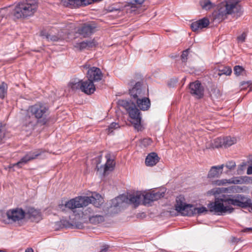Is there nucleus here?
Here are the masks:
<instances>
[{
	"instance_id": "obj_1",
	"label": "nucleus",
	"mask_w": 252,
	"mask_h": 252,
	"mask_svg": "<svg viewBox=\"0 0 252 252\" xmlns=\"http://www.w3.org/2000/svg\"><path fill=\"white\" fill-rule=\"evenodd\" d=\"M252 205V202L250 198L244 195L237 194L216 198L215 201L210 202L207 207L210 212L222 215L226 213L233 212L234 209L231 205L246 208Z\"/></svg>"
},
{
	"instance_id": "obj_2",
	"label": "nucleus",
	"mask_w": 252,
	"mask_h": 252,
	"mask_svg": "<svg viewBox=\"0 0 252 252\" xmlns=\"http://www.w3.org/2000/svg\"><path fill=\"white\" fill-rule=\"evenodd\" d=\"M48 109L45 104L41 103H37L30 106L24 118V125L31 128H33L38 122L45 125L46 121L44 118L48 113Z\"/></svg>"
},
{
	"instance_id": "obj_3",
	"label": "nucleus",
	"mask_w": 252,
	"mask_h": 252,
	"mask_svg": "<svg viewBox=\"0 0 252 252\" xmlns=\"http://www.w3.org/2000/svg\"><path fill=\"white\" fill-rule=\"evenodd\" d=\"M37 0H21L15 6L13 16L17 19H24L32 16L37 11Z\"/></svg>"
},
{
	"instance_id": "obj_4",
	"label": "nucleus",
	"mask_w": 252,
	"mask_h": 252,
	"mask_svg": "<svg viewBox=\"0 0 252 252\" xmlns=\"http://www.w3.org/2000/svg\"><path fill=\"white\" fill-rule=\"evenodd\" d=\"M118 104L126 110L131 119L130 122L133 125L134 128L137 130H141L140 112L136 108L135 103L126 100L120 99L118 101Z\"/></svg>"
},
{
	"instance_id": "obj_5",
	"label": "nucleus",
	"mask_w": 252,
	"mask_h": 252,
	"mask_svg": "<svg viewBox=\"0 0 252 252\" xmlns=\"http://www.w3.org/2000/svg\"><path fill=\"white\" fill-rule=\"evenodd\" d=\"M99 198L94 199L88 196H78L66 202L65 206L70 209L81 208L87 206L89 203H92L95 207L98 208L103 203L104 200L101 196H98Z\"/></svg>"
},
{
	"instance_id": "obj_6",
	"label": "nucleus",
	"mask_w": 252,
	"mask_h": 252,
	"mask_svg": "<svg viewBox=\"0 0 252 252\" xmlns=\"http://www.w3.org/2000/svg\"><path fill=\"white\" fill-rule=\"evenodd\" d=\"M140 201L141 196L140 194H134L127 192L126 194H121L112 199L111 207H117L120 206L122 203H126L132 205L136 208L140 205Z\"/></svg>"
},
{
	"instance_id": "obj_7",
	"label": "nucleus",
	"mask_w": 252,
	"mask_h": 252,
	"mask_svg": "<svg viewBox=\"0 0 252 252\" xmlns=\"http://www.w3.org/2000/svg\"><path fill=\"white\" fill-rule=\"evenodd\" d=\"M74 25L69 23L64 27H62L61 31L58 32L57 35L55 34V32L57 31L55 28H52L49 33L45 35L46 38L48 41H57L60 40L64 39L67 35L74 29Z\"/></svg>"
},
{
	"instance_id": "obj_8",
	"label": "nucleus",
	"mask_w": 252,
	"mask_h": 252,
	"mask_svg": "<svg viewBox=\"0 0 252 252\" xmlns=\"http://www.w3.org/2000/svg\"><path fill=\"white\" fill-rule=\"evenodd\" d=\"M219 14L222 16L227 14H236L239 16L241 14V7L238 2L235 0H227L224 7L219 9Z\"/></svg>"
},
{
	"instance_id": "obj_9",
	"label": "nucleus",
	"mask_w": 252,
	"mask_h": 252,
	"mask_svg": "<svg viewBox=\"0 0 252 252\" xmlns=\"http://www.w3.org/2000/svg\"><path fill=\"white\" fill-rule=\"evenodd\" d=\"M131 194H140L141 196L140 202L142 201L143 204L146 205L163 197L164 192H155V190H153L151 193H146L145 194H142L140 191H138L136 192L131 193Z\"/></svg>"
},
{
	"instance_id": "obj_10",
	"label": "nucleus",
	"mask_w": 252,
	"mask_h": 252,
	"mask_svg": "<svg viewBox=\"0 0 252 252\" xmlns=\"http://www.w3.org/2000/svg\"><path fill=\"white\" fill-rule=\"evenodd\" d=\"M26 215V212L21 208H16L8 210L6 216L9 222H19L23 220Z\"/></svg>"
},
{
	"instance_id": "obj_11",
	"label": "nucleus",
	"mask_w": 252,
	"mask_h": 252,
	"mask_svg": "<svg viewBox=\"0 0 252 252\" xmlns=\"http://www.w3.org/2000/svg\"><path fill=\"white\" fill-rule=\"evenodd\" d=\"M96 28V24L93 22L86 23L78 28L77 33L84 38L88 37L95 32Z\"/></svg>"
},
{
	"instance_id": "obj_12",
	"label": "nucleus",
	"mask_w": 252,
	"mask_h": 252,
	"mask_svg": "<svg viewBox=\"0 0 252 252\" xmlns=\"http://www.w3.org/2000/svg\"><path fill=\"white\" fill-rule=\"evenodd\" d=\"M185 201L184 196L180 195L177 196L175 205V210L183 216H186V213H187L189 208L191 207V204H186Z\"/></svg>"
},
{
	"instance_id": "obj_13",
	"label": "nucleus",
	"mask_w": 252,
	"mask_h": 252,
	"mask_svg": "<svg viewBox=\"0 0 252 252\" xmlns=\"http://www.w3.org/2000/svg\"><path fill=\"white\" fill-rule=\"evenodd\" d=\"M43 151L42 150H37L33 151H31L28 153L24 157H23L18 162L13 164V166H17L21 167L29 161L33 160L40 156Z\"/></svg>"
},
{
	"instance_id": "obj_14",
	"label": "nucleus",
	"mask_w": 252,
	"mask_h": 252,
	"mask_svg": "<svg viewBox=\"0 0 252 252\" xmlns=\"http://www.w3.org/2000/svg\"><path fill=\"white\" fill-rule=\"evenodd\" d=\"M243 182V179L240 177H233L229 179H220L212 181L210 184L213 186L226 187L231 184H240Z\"/></svg>"
},
{
	"instance_id": "obj_15",
	"label": "nucleus",
	"mask_w": 252,
	"mask_h": 252,
	"mask_svg": "<svg viewBox=\"0 0 252 252\" xmlns=\"http://www.w3.org/2000/svg\"><path fill=\"white\" fill-rule=\"evenodd\" d=\"M190 93L197 98L203 96L204 88L199 81L190 83L189 85Z\"/></svg>"
},
{
	"instance_id": "obj_16",
	"label": "nucleus",
	"mask_w": 252,
	"mask_h": 252,
	"mask_svg": "<svg viewBox=\"0 0 252 252\" xmlns=\"http://www.w3.org/2000/svg\"><path fill=\"white\" fill-rule=\"evenodd\" d=\"M88 79L93 82H97L102 79L103 74L101 70L96 67L90 68L87 73Z\"/></svg>"
},
{
	"instance_id": "obj_17",
	"label": "nucleus",
	"mask_w": 252,
	"mask_h": 252,
	"mask_svg": "<svg viewBox=\"0 0 252 252\" xmlns=\"http://www.w3.org/2000/svg\"><path fill=\"white\" fill-rule=\"evenodd\" d=\"M129 91L131 98L135 101L138 100V99H140L145 97V91L141 88V84L140 82L136 83L134 87Z\"/></svg>"
},
{
	"instance_id": "obj_18",
	"label": "nucleus",
	"mask_w": 252,
	"mask_h": 252,
	"mask_svg": "<svg viewBox=\"0 0 252 252\" xmlns=\"http://www.w3.org/2000/svg\"><path fill=\"white\" fill-rule=\"evenodd\" d=\"M80 89L85 94H91L94 92L95 91V87L94 83L88 79V80L81 82Z\"/></svg>"
},
{
	"instance_id": "obj_19",
	"label": "nucleus",
	"mask_w": 252,
	"mask_h": 252,
	"mask_svg": "<svg viewBox=\"0 0 252 252\" xmlns=\"http://www.w3.org/2000/svg\"><path fill=\"white\" fill-rule=\"evenodd\" d=\"M210 24L209 20L207 18H203L191 23L190 27L192 30L196 32L206 28Z\"/></svg>"
},
{
	"instance_id": "obj_20",
	"label": "nucleus",
	"mask_w": 252,
	"mask_h": 252,
	"mask_svg": "<svg viewBox=\"0 0 252 252\" xmlns=\"http://www.w3.org/2000/svg\"><path fill=\"white\" fill-rule=\"evenodd\" d=\"M145 0H132L129 3L128 6H130L131 12H134L135 14L139 13L141 11L145 10V8H142V4Z\"/></svg>"
},
{
	"instance_id": "obj_21",
	"label": "nucleus",
	"mask_w": 252,
	"mask_h": 252,
	"mask_svg": "<svg viewBox=\"0 0 252 252\" xmlns=\"http://www.w3.org/2000/svg\"><path fill=\"white\" fill-rule=\"evenodd\" d=\"M224 164L211 167L208 172L207 178L212 179L219 178L222 173Z\"/></svg>"
},
{
	"instance_id": "obj_22",
	"label": "nucleus",
	"mask_w": 252,
	"mask_h": 252,
	"mask_svg": "<svg viewBox=\"0 0 252 252\" xmlns=\"http://www.w3.org/2000/svg\"><path fill=\"white\" fill-rule=\"evenodd\" d=\"M88 0H64V5L71 8H76L88 5Z\"/></svg>"
},
{
	"instance_id": "obj_23",
	"label": "nucleus",
	"mask_w": 252,
	"mask_h": 252,
	"mask_svg": "<svg viewBox=\"0 0 252 252\" xmlns=\"http://www.w3.org/2000/svg\"><path fill=\"white\" fill-rule=\"evenodd\" d=\"M26 215L33 221L38 222L42 219L40 210L33 208H29L26 212Z\"/></svg>"
},
{
	"instance_id": "obj_24",
	"label": "nucleus",
	"mask_w": 252,
	"mask_h": 252,
	"mask_svg": "<svg viewBox=\"0 0 252 252\" xmlns=\"http://www.w3.org/2000/svg\"><path fill=\"white\" fill-rule=\"evenodd\" d=\"M159 160V158L157 153H151L147 156L145 159V164L147 166H153L155 165Z\"/></svg>"
},
{
	"instance_id": "obj_25",
	"label": "nucleus",
	"mask_w": 252,
	"mask_h": 252,
	"mask_svg": "<svg viewBox=\"0 0 252 252\" xmlns=\"http://www.w3.org/2000/svg\"><path fill=\"white\" fill-rule=\"evenodd\" d=\"M137 106L143 111L147 110L150 107L151 102L149 98L147 97H142V98L136 101Z\"/></svg>"
},
{
	"instance_id": "obj_26",
	"label": "nucleus",
	"mask_w": 252,
	"mask_h": 252,
	"mask_svg": "<svg viewBox=\"0 0 252 252\" xmlns=\"http://www.w3.org/2000/svg\"><path fill=\"white\" fill-rule=\"evenodd\" d=\"M208 212L207 209L205 207H201L199 208L194 207L191 205V207L189 208L187 213H186L187 216H191L196 214L200 215L203 213H206Z\"/></svg>"
},
{
	"instance_id": "obj_27",
	"label": "nucleus",
	"mask_w": 252,
	"mask_h": 252,
	"mask_svg": "<svg viewBox=\"0 0 252 252\" xmlns=\"http://www.w3.org/2000/svg\"><path fill=\"white\" fill-rule=\"evenodd\" d=\"M107 158L106 162L105 163L103 168V174H106L107 172L111 171L114 169L115 165V162L114 159L110 158V155H107L105 156Z\"/></svg>"
},
{
	"instance_id": "obj_28",
	"label": "nucleus",
	"mask_w": 252,
	"mask_h": 252,
	"mask_svg": "<svg viewBox=\"0 0 252 252\" xmlns=\"http://www.w3.org/2000/svg\"><path fill=\"white\" fill-rule=\"evenodd\" d=\"M199 4L203 9L208 10L214 6V4L210 0H200Z\"/></svg>"
},
{
	"instance_id": "obj_29",
	"label": "nucleus",
	"mask_w": 252,
	"mask_h": 252,
	"mask_svg": "<svg viewBox=\"0 0 252 252\" xmlns=\"http://www.w3.org/2000/svg\"><path fill=\"white\" fill-rule=\"evenodd\" d=\"M218 75L221 76L223 74L225 75H230L232 73V69L228 66H221L219 67Z\"/></svg>"
},
{
	"instance_id": "obj_30",
	"label": "nucleus",
	"mask_w": 252,
	"mask_h": 252,
	"mask_svg": "<svg viewBox=\"0 0 252 252\" xmlns=\"http://www.w3.org/2000/svg\"><path fill=\"white\" fill-rule=\"evenodd\" d=\"M237 140L235 137L227 136L223 138V147L227 148L236 143Z\"/></svg>"
},
{
	"instance_id": "obj_31",
	"label": "nucleus",
	"mask_w": 252,
	"mask_h": 252,
	"mask_svg": "<svg viewBox=\"0 0 252 252\" xmlns=\"http://www.w3.org/2000/svg\"><path fill=\"white\" fill-rule=\"evenodd\" d=\"M8 89L7 84L2 82L0 83V98L3 99L7 95Z\"/></svg>"
},
{
	"instance_id": "obj_32",
	"label": "nucleus",
	"mask_w": 252,
	"mask_h": 252,
	"mask_svg": "<svg viewBox=\"0 0 252 252\" xmlns=\"http://www.w3.org/2000/svg\"><path fill=\"white\" fill-rule=\"evenodd\" d=\"M103 217L101 215L92 216L89 218L90 221L93 224L98 223L103 221Z\"/></svg>"
},
{
	"instance_id": "obj_33",
	"label": "nucleus",
	"mask_w": 252,
	"mask_h": 252,
	"mask_svg": "<svg viewBox=\"0 0 252 252\" xmlns=\"http://www.w3.org/2000/svg\"><path fill=\"white\" fill-rule=\"evenodd\" d=\"M81 84V82H80L79 81L75 80L74 81H70L68 85V87L72 91H75L78 89L79 88H80Z\"/></svg>"
},
{
	"instance_id": "obj_34",
	"label": "nucleus",
	"mask_w": 252,
	"mask_h": 252,
	"mask_svg": "<svg viewBox=\"0 0 252 252\" xmlns=\"http://www.w3.org/2000/svg\"><path fill=\"white\" fill-rule=\"evenodd\" d=\"M214 146L216 148H219L223 146V138L219 137L214 140Z\"/></svg>"
},
{
	"instance_id": "obj_35",
	"label": "nucleus",
	"mask_w": 252,
	"mask_h": 252,
	"mask_svg": "<svg viewBox=\"0 0 252 252\" xmlns=\"http://www.w3.org/2000/svg\"><path fill=\"white\" fill-rule=\"evenodd\" d=\"M75 47L79 49L80 50H82L83 49L88 48L86 41H84L82 42L76 43Z\"/></svg>"
},
{
	"instance_id": "obj_36",
	"label": "nucleus",
	"mask_w": 252,
	"mask_h": 252,
	"mask_svg": "<svg viewBox=\"0 0 252 252\" xmlns=\"http://www.w3.org/2000/svg\"><path fill=\"white\" fill-rule=\"evenodd\" d=\"M120 127V126L118 123H111L108 127V130L109 133H111L113 131V129H117Z\"/></svg>"
},
{
	"instance_id": "obj_37",
	"label": "nucleus",
	"mask_w": 252,
	"mask_h": 252,
	"mask_svg": "<svg viewBox=\"0 0 252 252\" xmlns=\"http://www.w3.org/2000/svg\"><path fill=\"white\" fill-rule=\"evenodd\" d=\"M86 42L87 43V46L88 48L95 47L97 45V43L94 39L86 40Z\"/></svg>"
},
{
	"instance_id": "obj_38",
	"label": "nucleus",
	"mask_w": 252,
	"mask_h": 252,
	"mask_svg": "<svg viewBox=\"0 0 252 252\" xmlns=\"http://www.w3.org/2000/svg\"><path fill=\"white\" fill-rule=\"evenodd\" d=\"M235 166L236 164L234 161H228L225 164V167L229 170L234 169Z\"/></svg>"
},
{
	"instance_id": "obj_39",
	"label": "nucleus",
	"mask_w": 252,
	"mask_h": 252,
	"mask_svg": "<svg viewBox=\"0 0 252 252\" xmlns=\"http://www.w3.org/2000/svg\"><path fill=\"white\" fill-rule=\"evenodd\" d=\"M152 143V140L150 138H144L141 141L142 144L145 147L151 145Z\"/></svg>"
},
{
	"instance_id": "obj_40",
	"label": "nucleus",
	"mask_w": 252,
	"mask_h": 252,
	"mask_svg": "<svg viewBox=\"0 0 252 252\" xmlns=\"http://www.w3.org/2000/svg\"><path fill=\"white\" fill-rule=\"evenodd\" d=\"M243 70V68L239 65L235 66L234 68V73L237 75H240Z\"/></svg>"
},
{
	"instance_id": "obj_41",
	"label": "nucleus",
	"mask_w": 252,
	"mask_h": 252,
	"mask_svg": "<svg viewBox=\"0 0 252 252\" xmlns=\"http://www.w3.org/2000/svg\"><path fill=\"white\" fill-rule=\"evenodd\" d=\"M189 49L184 51L181 55V59L183 62H186L188 56Z\"/></svg>"
},
{
	"instance_id": "obj_42",
	"label": "nucleus",
	"mask_w": 252,
	"mask_h": 252,
	"mask_svg": "<svg viewBox=\"0 0 252 252\" xmlns=\"http://www.w3.org/2000/svg\"><path fill=\"white\" fill-rule=\"evenodd\" d=\"M246 37V34L243 32L241 35L237 37V40L239 42H243L245 41Z\"/></svg>"
},
{
	"instance_id": "obj_43",
	"label": "nucleus",
	"mask_w": 252,
	"mask_h": 252,
	"mask_svg": "<svg viewBox=\"0 0 252 252\" xmlns=\"http://www.w3.org/2000/svg\"><path fill=\"white\" fill-rule=\"evenodd\" d=\"M242 232L249 233L252 232V227H247L244 228L243 230H242Z\"/></svg>"
},
{
	"instance_id": "obj_44",
	"label": "nucleus",
	"mask_w": 252,
	"mask_h": 252,
	"mask_svg": "<svg viewBox=\"0 0 252 252\" xmlns=\"http://www.w3.org/2000/svg\"><path fill=\"white\" fill-rule=\"evenodd\" d=\"M98 196H101L100 194H98V193H96L95 192H94L92 195L91 196H90V197H93L94 198V199H97V198H99V197H98Z\"/></svg>"
},
{
	"instance_id": "obj_45",
	"label": "nucleus",
	"mask_w": 252,
	"mask_h": 252,
	"mask_svg": "<svg viewBox=\"0 0 252 252\" xmlns=\"http://www.w3.org/2000/svg\"><path fill=\"white\" fill-rule=\"evenodd\" d=\"M61 222H62L63 225V226H64L65 227H67L69 226V223L68 221H66V220H62Z\"/></svg>"
},
{
	"instance_id": "obj_46",
	"label": "nucleus",
	"mask_w": 252,
	"mask_h": 252,
	"mask_svg": "<svg viewBox=\"0 0 252 252\" xmlns=\"http://www.w3.org/2000/svg\"><path fill=\"white\" fill-rule=\"evenodd\" d=\"M247 174L248 175H251L252 174V166H249L247 170Z\"/></svg>"
},
{
	"instance_id": "obj_47",
	"label": "nucleus",
	"mask_w": 252,
	"mask_h": 252,
	"mask_svg": "<svg viewBox=\"0 0 252 252\" xmlns=\"http://www.w3.org/2000/svg\"><path fill=\"white\" fill-rule=\"evenodd\" d=\"M108 248L106 246H103V248L101 249L99 252H106L108 250Z\"/></svg>"
},
{
	"instance_id": "obj_48",
	"label": "nucleus",
	"mask_w": 252,
	"mask_h": 252,
	"mask_svg": "<svg viewBox=\"0 0 252 252\" xmlns=\"http://www.w3.org/2000/svg\"><path fill=\"white\" fill-rule=\"evenodd\" d=\"M239 241V239L236 237H233L232 238V242H238Z\"/></svg>"
},
{
	"instance_id": "obj_49",
	"label": "nucleus",
	"mask_w": 252,
	"mask_h": 252,
	"mask_svg": "<svg viewBox=\"0 0 252 252\" xmlns=\"http://www.w3.org/2000/svg\"><path fill=\"white\" fill-rule=\"evenodd\" d=\"M218 190H217V192L218 193H221V192H228V191H226V190L225 189H224V190H219V191H218ZM228 190H227V191H228Z\"/></svg>"
},
{
	"instance_id": "obj_50",
	"label": "nucleus",
	"mask_w": 252,
	"mask_h": 252,
	"mask_svg": "<svg viewBox=\"0 0 252 252\" xmlns=\"http://www.w3.org/2000/svg\"><path fill=\"white\" fill-rule=\"evenodd\" d=\"M249 162L252 164V156H250L249 158Z\"/></svg>"
},
{
	"instance_id": "obj_51",
	"label": "nucleus",
	"mask_w": 252,
	"mask_h": 252,
	"mask_svg": "<svg viewBox=\"0 0 252 252\" xmlns=\"http://www.w3.org/2000/svg\"><path fill=\"white\" fill-rule=\"evenodd\" d=\"M26 252H33L32 249H28L26 251Z\"/></svg>"
},
{
	"instance_id": "obj_52",
	"label": "nucleus",
	"mask_w": 252,
	"mask_h": 252,
	"mask_svg": "<svg viewBox=\"0 0 252 252\" xmlns=\"http://www.w3.org/2000/svg\"><path fill=\"white\" fill-rule=\"evenodd\" d=\"M217 189H228V188H218Z\"/></svg>"
},
{
	"instance_id": "obj_53",
	"label": "nucleus",
	"mask_w": 252,
	"mask_h": 252,
	"mask_svg": "<svg viewBox=\"0 0 252 252\" xmlns=\"http://www.w3.org/2000/svg\"><path fill=\"white\" fill-rule=\"evenodd\" d=\"M96 168L97 169V170H99V168L98 167V166H96Z\"/></svg>"
},
{
	"instance_id": "obj_54",
	"label": "nucleus",
	"mask_w": 252,
	"mask_h": 252,
	"mask_svg": "<svg viewBox=\"0 0 252 252\" xmlns=\"http://www.w3.org/2000/svg\"><path fill=\"white\" fill-rule=\"evenodd\" d=\"M153 189H157V188H154Z\"/></svg>"
}]
</instances>
